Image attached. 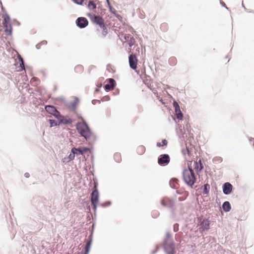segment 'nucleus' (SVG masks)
I'll return each mask as SVG.
<instances>
[{
	"instance_id": "obj_1",
	"label": "nucleus",
	"mask_w": 254,
	"mask_h": 254,
	"mask_svg": "<svg viewBox=\"0 0 254 254\" xmlns=\"http://www.w3.org/2000/svg\"><path fill=\"white\" fill-rule=\"evenodd\" d=\"M32 204V206L29 210L30 219L36 221L41 218L42 209L44 207L45 205L42 202V199L39 197L33 198Z\"/></svg>"
},
{
	"instance_id": "obj_2",
	"label": "nucleus",
	"mask_w": 254,
	"mask_h": 254,
	"mask_svg": "<svg viewBox=\"0 0 254 254\" xmlns=\"http://www.w3.org/2000/svg\"><path fill=\"white\" fill-rule=\"evenodd\" d=\"M160 203L163 207L169 210L172 218L175 217L177 210L176 196L174 198L167 196H163L160 199Z\"/></svg>"
},
{
	"instance_id": "obj_3",
	"label": "nucleus",
	"mask_w": 254,
	"mask_h": 254,
	"mask_svg": "<svg viewBox=\"0 0 254 254\" xmlns=\"http://www.w3.org/2000/svg\"><path fill=\"white\" fill-rule=\"evenodd\" d=\"M75 127L77 132L86 140H89L93 136L91 129L86 121L77 122L75 124Z\"/></svg>"
},
{
	"instance_id": "obj_4",
	"label": "nucleus",
	"mask_w": 254,
	"mask_h": 254,
	"mask_svg": "<svg viewBox=\"0 0 254 254\" xmlns=\"http://www.w3.org/2000/svg\"><path fill=\"white\" fill-rule=\"evenodd\" d=\"M183 179L186 184L192 188L196 181V178L193 170L188 164V168L185 169L182 173Z\"/></svg>"
},
{
	"instance_id": "obj_5",
	"label": "nucleus",
	"mask_w": 254,
	"mask_h": 254,
	"mask_svg": "<svg viewBox=\"0 0 254 254\" xmlns=\"http://www.w3.org/2000/svg\"><path fill=\"white\" fill-rule=\"evenodd\" d=\"M163 249L166 254H175V244L170 233L168 232L163 241Z\"/></svg>"
},
{
	"instance_id": "obj_6",
	"label": "nucleus",
	"mask_w": 254,
	"mask_h": 254,
	"mask_svg": "<svg viewBox=\"0 0 254 254\" xmlns=\"http://www.w3.org/2000/svg\"><path fill=\"white\" fill-rule=\"evenodd\" d=\"M2 25L4 32L7 36H11L12 33L13 27L11 18L9 15L5 12L2 15Z\"/></svg>"
},
{
	"instance_id": "obj_7",
	"label": "nucleus",
	"mask_w": 254,
	"mask_h": 254,
	"mask_svg": "<svg viewBox=\"0 0 254 254\" xmlns=\"http://www.w3.org/2000/svg\"><path fill=\"white\" fill-rule=\"evenodd\" d=\"M93 186L94 190L91 194V202L99 203V191L98 190V182L96 179L93 180Z\"/></svg>"
},
{
	"instance_id": "obj_8",
	"label": "nucleus",
	"mask_w": 254,
	"mask_h": 254,
	"mask_svg": "<svg viewBox=\"0 0 254 254\" xmlns=\"http://www.w3.org/2000/svg\"><path fill=\"white\" fill-rule=\"evenodd\" d=\"M210 221L206 218L199 221V231L200 233L208 231L210 229Z\"/></svg>"
},
{
	"instance_id": "obj_9",
	"label": "nucleus",
	"mask_w": 254,
	"mask_h": 254,
	"mask_svg": "<svg viewBox=\"0 0 254 254\" xmlns=\"http://www.w3.org/2000/svg\"><path fill=\"white\" fill-rule=\"evenodd\" d=\"M170 162V157L168 154H162L158 157L157 162L160 166H166Z\"/></svg>"
},
{
	"instance_id": "obj_10",
	"label": "nucleus",
	"mask_w": 254,
	"mask_h": 254,
	"mask_svg": "<svg viewBox=\"0 0 254 254\" xmlns=\"http://www.w3.org/2000/svg\"><path fill=\"white\" fill-rule=\"evenodd\" d=\"M137 59L136 55L134 54H131L128 56V63L129 67L131 69L135 70L136 72Z\"/></svg>"
},
{
	"instance_id": "obj_11",
	"label": "nucleus",
	"mask_w": 254,
	"mask_h": 254,
	"mask_svg": "<svg viewBox=\"0 0 254 254\" xmlns=\"http://www.w3.org/2000/svg\"><path fill=\"white\" fill-rule=\"evenodd\" d=\"M74 100L69 101L65 103L66 107L72 111L76 110L78 104L79 103V99L77 97H73Z\"/></svg>"
},
{
	"instance_id": "obj_12",
	"label": "nucleus",
	"mask_w": 254,
	"mask_h": 254,
	"mask_svg": "<svg viewBox=\"0 0 254 254\" xmlns=\"http://www.w3.org/2000/svg\"><path fill=\"white\" fill-rule=\"evenodd\" d=\"M75 24L77 27L80 29L85 28L89 24L88 20L84 17H79L76 21Z\"/></svg>"
},
{
	"instance_id": "obj_13",
	"label": "nucleus",
	"mask_w": 254,
	"mask_h": 254,
	"mask_svg": "<svg viewBox=\"0 0 254 254\" xmlns=\"http://www.w3.org/2000/svg\"><path fill=\"white\" fill-rule=\"evenodd\" d=\"M222 188L223 193L225 195H229L232 192L233 186L230 183L226 182L222 185Z\"/></svg>"
},
{
	"instance_id": "obj_14",
	"label": "nucleus",
	"mask_w": 254,
	"mask_h": 254,
	"mask_svg": "<svg viewBox=\"0 0 254 254\" xmlns=\"http://www.w3.org/2000/svg\"><path fill=\"white\" fill-rule=\"evenodd\" d=\"M73 149L76 155H82L85 152L88 151L91 152V148L87 146H81L77 148L74 147Z\"/></svg>"
},
{
	"instance_id": "obj_15",
	"label": "nucleus",
	"mask_w": 254,
	"mask_h": 254,
	"mask_svg": "<svg viewBox=\"0 0 254 254\" xmlns=\"http://www.w3.org/2000/svg\"><path fill=\"white\" fill-rule=\"evenodd\" d=\"M109 82L104 85V89L106 92H108L111 88H114L116 86V82L114 78H110L107 79Z\"/></svg>"
},
{
	"instance_id": "obj_16",
	"label": "nucleus",
	"mask_w": 254,
	"mask_h": 254,
	"mask_svg": "<svg viewBox=\"0 0 254 254\" xmlns=\"http://www.w3.org/2000/svg\"><path fill=\"white\" fill-rule=\"evenodd\" d=\"M194 168L197 173H199L203 169V166L200 159L198 161H196L194 163Z\"/></svg>"
},
{
	"instance_id": "obj_17",
	"label": "nucleus",
	"mask_w": 254,
	"mask_h": 254,
	"mask_svg": "<svg viewBox=\"0 0 254 254\" xmlns=\"http://www.w3.org/2000/svg\"><path fill=\"white\" fill-rule=\"evenodd\" d=\"M44 109L47 113L52 115L53 113L54 114V112H56L55 111L57 110L55 106L51 105H45Z\"/></svg>"
},
{
	"instance_id": "obj_18",
	"label": "nucleus",
	"mask_w": 254,
	"mask_h": 254,
	"mask_svg": "<svg viewBox=\"0 0 254 254\" xmlns=\"http://www.w3.org/2000/svg\"><path fill=\"white\" fill-rule=\"evenodd\" d=\"M73 120L71 118H69L68 119L64 118L63 117L61 116L59 119V121L60 123V125H69L72 122Z\"/></svg>"
},
{
	"instance_id": "obj_19",
	"label": "nucleus",
	"mask_w": 254,
	"mask_h": 254,
	"mask_svg": "<svg viewBox=\"0 0 254 254\" xmlns=\"http://www.w3.org/2000/svg\"><path fill=\"white\" fill-rule=\"evenodd\" d=\"M179 180L176 178H173L170 179L169 181V185L171 188L173 189H177V185H178Z\"/></svg>"
},
{
	"instance_id": "obj_20",
	"label": "nucleus",
	"mask_w": 254,
	"mask_h": 254,
	"mask_svg": "<svg viewBox=\"0 0 254 254\" xmlns=\"http://www.w3.org/2000/svg\"><path fill=\"white\" fill-rule=\"evenodd\" d=\"M222 208L225 212H229L231 209V205L229 201H225L222 204Z\"/></svg>"
},
{
	"instance_id": "obj_21",
	"label": "nucleus",
	"mask_w": 254,
	"mask_h": 254,
	"mask_svg": "<svg viewBox=\"0 0 254 254\" xmlns=\"http://www.w3.org/2000/svg\"><path fill=\"white\" fill-rule=\"evenodd\" d=\"M103 19V17L101 15L99 14H95L94 16H93L91 21L93 23L97 25L98 22L101 21Z\"/></svg>"
},
{
	"instance_id": "obj_22",
	"label": "nucleus",
	"mask_w": 254,
	"mask_h": 254,
	"mask_svg": "<svg viewBox=\"0 0 254 254\" xmlns=\"http://www.w3.org/2000/svg\"><path fill=\"white\" fill-rule=\"evenodd\" d=\"M47 121L49 123L50 127L60 126L59 119H57V120L54 119H49L47 120Z\"/></svg>"
},
{
	"instance_id": "obj_23",
	"label": "nucleus",
	"mask_w": 254,
	"mask_h": 254,
	"mask_svg": "<svg viewBox=\"0 0 254 254\" xmlns=\"http://www.w3.org/2000/svg\"><path fill=\"white\" fill-rule=\"evenodd\" d=\"M82 205L85 207L87 213H91V207L90 203L88 201L83 200L82 202Z\"/></svg>"
},
{
	"instance_id": "obj_24",
	"label": "nucleus",
	"mask_w": 254,
	"mask_h": 254,
	"mask_svg": "<svg viewBox=\"0 0 254 254\" xmlns=\"http://www.w3.org/2000/svg\"><path fill=\"white\" fill-rule=\"evenodd\" d=\"M87 7L90 10H94L97 8V5L94 1L90 0L87 3Z\"/></svg>"
},
{
	"instance_id": "obj_25",
	"label": "nucleus",
	"mask_w": 254,
	"mask_h": 254,
	"mask_svg": "<svg viewBox=\"0 0 254 254\" xmlns=\"http://www.w3.org/2000/svg\"><path fill=\"white\" fill-rule=\"evenodd\" d=\"M210 185L208 184H204L202 187V193L204 194H208L209 192Z\"/></svg>"
},
{
	"instance_id": "obj_26",
	"label": "nucleus",
	"mask_w": 254,
	"mask_h": 254,
	"mask_svg": "<svg viewBox=\"0 0 254 254\" xmlns=\"http://www.w3.org/2000/svg\"><path fill=\"white\" fill-rule=\"evenodd\" d=\"M18 61L19 62V66L20 69L19 70L21 71L24 69V60L22 57L20 56H18Z\"/></svg>"
},
{
	"instance_id": "obj_27",
	"label": "nucleus",
	"mask_w": 254,
	"mask_h": 254,
	"mask_svg": "<svg viewBox=\"0 0 254 254\" xmlns=\"http://www.w3.org/2000/svg\"><path fill=\"white\" fill-rule=\"evenodd\" d=\"M169 64L171 66H174L177 64V60L175 57H172L168 60Z\"/></svg>"
},
{
	"instance_id": "obj_28",
	"label": "nucleus",
	"mask_w": 254,
	"mask_h": 254,
	"mask_svg": "<svg viewBox=\"0 0 254 254\" xmlns=\"http://www.w3.org/2000/svg\"><path fill=\"white\" fill-rule=\"evenodd\" d=\"M84 70L83 66L81 64H78L74 67V71L76 73H81Z\"/></svg>"
},
{
	"instance_id": "obj_29",
	"label": "nucleus",
	"mask_w": 254,
	"mask_h": 254,
	"mask_svg": "<svg viewBox=\"0 0 254 254\" xmlns=\"http://www.w3.org/2000/svg\"><path fill=\"white\" fill-rule=\"evenodd\" d=\"M75 155L76 153L74 152L72 148L69 154L67 156V158H68V161H72L74 159Z\"/></svg>"
},
{
	"instance_id": "obj_30",
	"label": "nucleus",
	"mask_w": 254,
	"mask_h": 254,
	"mask_svg": "<svg viewBox=\"0 0 254 254\" xmlns=\"http://www.w3.org/2000/svg\"><path fill=\"white\" fill-rule=\"evenodd\" d=\"M168 144V141L166 139H163L162 140L161 142H157L156 145L158 147H161L162 146H166Z\"/></svg>"
},
{
	"instance_id": "obj_31",
	"label": "nucleus",
	"mask_w": 254,
	"mask_h": 254,
	"mask_svg": "<svg viewBox=\"0 0 254 254\" xmlns=\"http://www.w3.org/2000/svg\"><path fill=\"white\" fill-rule=\"evenodd\" d=\"M145 151V148L143 146H139L137 149V152L139 155L143 154Z\"/></svg>"
},
{
	"instance_id": "obj_32",
	"label": "nucleus",
	"mask_w": 254,
	"mask_h": 254,
	"mask_svg": "<svg viewBox=\"0 0 254 254\" xmlns=\"http://www.w3.org/2000/svg\"><path fill=\"white\" fill-rule=\"evenodd\" d=\"M111 204H112L111 201L107 200L103 203H100V205L103 208H105V207L110 206L111 205Z\"/></svg>"
},
{
	"instance_id": "obj_33",
	"label": "nucleus",
	"mask_w": 254,
	"mask_h": 254,
	"mask_svg": "<svg viewBox=\"0 0 254 254\" xmlns=\"http://www.w3.org/2000/svg\"><path fill=\"white\" fill-rule=\"evenodd\" d=\"M114 158L116 162L120 163L121 161V156L119 153H116L114 155Z\"/></svg>"
},
{
	"instance_id": "obj_34",
	"label": "nucleus",
	"mask_w": 254,
	"mask_h": 254,
	"mask_svg": "<svg viewBox=\"0 0 254 254\" xmlns=\"http://www.w3.org/2000/svg\"><path fill=\"white\" fill-rule=\"evenodd\" d=\"M176 118L178 120L181 121L183 119V114H182L181 110H179L178 112H175Z\"/></svg>"
},
{
	"instance_id": "obj_35",
	"label": "nucleus",
	"mask_w": 254,
	"mask_h": 254,
	"mask_svg": "<svg viewBox=\"0 0 254 254\" xmlns=\"http://www.w3.org/2000/svg\"><path fill=\"white\" fill-rule=\"evenodd\" d=\"M97 25H98L101 28V29H103V28L107 27V25L105 23V20L104 18L102 19V20L100 21L99 22H98Z\"/></svg>"
},
{
	"instance_id": "obj_36",
	"label": "nucleus",
	"mask_w": 254,
	"mask_h": 254,
	"mask_svg": "<svg viewBox=\"0 0 254 254\" xmlns=\"http://www.w3.org/2000/svg\"><path fill=\"white\" fill-rule=\"evenodd\" d=\"M127 44L128 45L129 47L131 48L132 46H133L135 43V40L133 37H132L131 38H130L129 41L127 42Z\"/></svg>"
},
{
	"instance_id": "obj_37",
	"label": "nucleus",
	"mask_w": 254,
	"mask_h": 254,
	"mask_svg": "<svg viewBox=\"0 0 254 254\" xmlns=\"http://www.w3.org/2000/svg\"><path fill=\"white\" fill-rule=\"evenodd\" d=\"M173 107L175 109V112H178L179 110H180V106L178 104V103L175 101V100H174L173 102Z\"/></svg>"
},
{
	"instance_id": "obj_38",
	"label": "nucleus",
	"mask_w": 254,
	"mask_h": 254,
	"mask_svg": "<svg viewBox=\"0 0 254 254\" xmlns=\"http://www.w3.org/2000/svg\"><path fill=\"white\" fill-rule=\"evenodd\" d=\"M161 246L159 244H157L155 245V249L154 250L151 252L150 254H156L159 250Z\"/></svg>"
},
{
	"instance_id": "obj_39",
	"label": "nucleus",
	"mask_w": 254,
	"mask_h": 254,
	"mask_svg": "<svg viewBox=\"0 0 254 254\" xmlns=\"http://www.w3.org/2000/svg\"><path fill=\"white\" fill-rule=\"evenodd\" d=\"M189 192H185L184 195H183L182 196L179 197L178 198V200L179 201H183L187 199V197L189 196Z\"/></svg>"
},
{
	"instance_id": "obj_40",
	"label": "nucleus",
	"mask_w": 254,
	"mask_h": 254,
	"mask_svg": "<svg viewBox=\"0 0 254 254\" xmlns=\"http://www.w3.org/2000/svg\"><path fill=\"white\" fill-rule=\"evenodd\" d=\"M95 223H96V220H94V219H93V221H92V225L91 227L89 228L90 234H93L94 229H95Z\"/></svg>"
},
{
	"instance_id": "obj_41",
	"label": "nucleus",
	"mask_w": 254,
	"mask_h": 254,
	"mask_svg": "<svg viewBox=\"0 0 254 254\" xmlns=\"http://www.w3.org/2000/svg\"><path fill=\"white\" fill-rule=\"evenodd\" d=\"M93 234H90L88 237V241L86 242V244L92 245V242H93Z\"/></svg>"
},
{
	"instance_id": "obj_42",
	"label": "nucleus",
	"mask_w": 254,
	"mask_h": 254,
	"mask_svg": "<svg viewBox=\"0 0 254 254\" xmlns=\"http://www.w3.org/2000/svg\"><path fill=\"white\" fill-rule=\"evenodd\" d=\"M91 204L92 205L93 209L94 211V215L95 217L96 216V210L97 209L98 205L99 204V203H96V202H91Z\"/></svg>"
},
{
	"instance_id": "obj_43",
	"label": "nucleus",
	"mask_w": 254,
	"mask_h": 254,
	"mask_svg": "<svg viewBox=\"0 0 254 254\" xmlns=\"http://www.w3.org/2000/svg\"><path fill=\"white\" fill-rule=\"evenodd\" d=\"M55 111L56 112H54V114L53 113L52 114V116H53L56 119H59L62 116L61 113L57 109Z\"/></svg>"
},
{
	"instance_id": "obj_44",
	"label": "nucleus",
	"mask_w": 254,
	"mask_h": 254,
	"mask_svg": "<svg viewBox=\"0 0 254 254\" xmlns=\"http://www.w3.org/2000/svg\"><path fill=\"white\" fill-rule=\"evenodd\" d=\"M91 247V245L86 244H85L84 247L85 254H89L90 251Z\"/></svg>"
},
{
	"instance_id": "obj_45",
	"label": "nucleus",
	"mask_w": 254,
	"mask_h": 254,
	"mask_svg": "<svg viewBox=\"0 0 254 254\" xmlns=\"http://www.w3.org/2000/svg\"><path fill=\"white\" fill-rule=\"evenodd\" d=\"M74 3L77 4L78 5H83L84 0H71Z\"/></svg>"
},
{
	"instance_id": "obj_46",
	"label": "nucleus",
	"mask_w": 254,
	"mask_h": 254,
	"mask_svg": "<svg viewBox=\"0 0 254 254\" xmlns=\"http://www.w3.org/2000/svg\"><path fill=\"white\" fill-rule=\"evenodd\" d=\"M151 215L153 218H157L159 215V212L157 210H153L151 212Z\"/></svg>"
},
{
	"instance_id": "obj_47",
	"label": "nucleus",
	"mask_w": 254,
	"mask_h": 254,
	"mask_svg": "<svg viewBox=\"0 0 254 254\" xmlns=\"http://www.w3.org/2000/svg\"><path fill=\"white\" fill-rule=\"evenodd\" d=\"M102 30V36L104 38H105L108 33V30L107 27H106Z\"/></svg>"
},
{
	"instance_id": "obj_48",
	"label": "nucleus",
	"mask_w": 254,
	"mask_h": 254,
	"mask_svg": "<svg viewBox=\"0 0 254 254\" xmlns=\"http://www.w3.org/2000/svg\"><path fill=\"white\" fill-rule=\"evenodd\" d=\"M132 36H131V35H130L129 34H124V39L127 41V42L128 41H129L130 38H131Z\"/></svg>"
},
{
	"instance_id": "obj_49",
	"label": "nucleus",
	"mask_w": 254,
	"mask_h": 254,
	"mask_svg": "<svg viewBox=\"0 0 254 254\" xmlns=\"http://www.w3.org/2000/svg\"><path fill=\"white\" fill-rule=\"evenodd\" d=\"M110 100V97L109 95H106L101 98V101L102 102L108 101Z\"/></svg>"
},
{
	"instance_id": "obj_50",
	"label": "nucleus",
	"mask_w": 254,
	"mask_h": 254,
	"mask_svg": "<svg viewBox=\"0 0 254 254\" xmlns=\"http://www.w3.org/2000/svg\"><path fill=\"white\" fill-rule=\"evenodd\" d=\"M219 2H220V5L222 6V7H225L226 9H227L228 10H229L230 11V8L229 7H228L227 6V5H226V4L222 0H219Z\"/></svg>"
},
{
	"instance_id": "obj_51",
	"label": "nucleus",
	"mask_w": 254,
	"mask_h": 254,
	"mask_svg": "<svg viewBox=\"0 0 254 254\" xmlns=\"http://www.w3.org/2000/svg\"><path fill=\"white\" fill-rule=\"evenodd\" d=\"M114 15H115V17H116V18H117L119 20H120V21H122L123 17H122V16L120 14H118V13H117L116 12V13H115Z\"/></svg>"
},
{
	"instance_id": "obj_52",
	"label": "nucleus",
	"mask_w": 254,
	"mask_h": 254,
	"mask_svg": "<svg viewBox=\"0 0 254 254\" xmlns=\"http://www.w3.org/2000/svg\"><path fill=\"white\" fill-rule=\"evenodd\" d=\"M185 192H189L187 191H184V190H176V193L178 194H180V195H184Z\"/></svg>"
},
{
	"instance_id": "obj_53",
	"label": "nucleus",
	"mask_w": 254,
	"mask_h": 254,
	"mask_svg": "<svg viewBox=\"0 0 254 254\" xmlns=\"http://www.w3.org/2000/svg\"><path fill=\"white\" fill-rule=\"evenodd\" d=\"M109 9L110 12L113 14L117 12L116 10L113 6L109 8Z\"/></svg>"
},
{
	"instance_id": "obj_54",
	"label": "nucleus",
	"mask_w": 254,
	"mask_h": 254,
	"mask_svg": "<svg viewBox=\"0 0 254 254\" xmlns=\"http://www.w3.org/2000/svg\"><path fill=\"white\" fill-rule=\"evenodd\" d=\"M62 161H63V162L64 163H65V164H66V163H69V162H70V161H68V158H67V157H64V158H63V160H62Z\"/></svg>"
},
{
	"instance_id": "obj_55",
	"label": "nucleus",
	"mask_w": 254,
	"mask_h": 254,
	"mask_svg": "<svg viewBox=\"0 0 254 254\" xmlns=\"http://www.w3.org/2000/svg\"><path fill=\"white\" fill-rule=\"evenodd\" d=\"M95 15V14H93V13H87L86 15L90 18V20H91L93 16H94V15Z\"/></svg>"
},
{
	"instance_id": "obj_56",
	"label": "nucleus",
	"mask_w": 254,
	"mask_h": 254,
	"mask_svg": "<svg viewBox=\"0 0 254 254\" xmlns=\"http://www.w3.org/2000/svg\"><path fill=\"white\" fill-rule=\"evenodd\" d=\"M97 102L100 103L101 102V101L97 99H93L92 100V103L93 105H95Z\"/></svg>"
},
{
	"instance_id": "obj_57",
	"label": "nucleus",
	"mask_w": 254,
	"mask_h": 254,
	"mask_svg": "<svg viewBox=\"0 0 254 254\" xmlns=\"http://www.w3.org/2000/svg\"><path fill=\"white\" fill-rule=\"evenodd\" d=\"M177 225L178 226V224L176 223V224H174V225L173 229H174V232H178V231L179 230V229L178 228L176 227V226H177Z\"/></svg>"
},
{
	"instance_id": "obj_58",
	"label": "nucleus",
	"mask_w": 254,
	"mask_h": 254,
	"mask_svg": "<svg viewBox=\"0 0 254 254\" xmlns=\"http://www.w3.org/2000/svg\"><path fill=\"white\" fill-rule=\"evenodd\" d=\"M213 161H222V158L221 157H216L213 159Z\"/></svg>"
},
{
	"instance_id": "obj_59",
	"label": "nucleus",
	"mask_w": 254,
	"mask_h": 254,
	"mask_svg": "<svg viewBox=\"0 0 254 254\" xmlns=\"http://www.w3.org/2000/svg\"><path fill=\"white\" fill-rule=\"evenodd\" d=\"M106 9L101 8V14L102 15V14H105L106 13Z\"/></svg>"
},
{
	"instance_id": "obj_60",
	"label": "nucleus",
	"mask_w": 254,
	"mask_h": 254,
	"mask_svg": "<svg viewBox=\"0 0 254 254\" xmlns=\"http://www.w3.org/2000/svg\"><path fill=\"white\" fill-rule=\"evenodd\" d=\"M100 88H101V86L99 87L96 88L95 90V91H94L95 93H98L99 92H100Z\"/></svg>"
},
{
	"instance_id": "obj_61",
	"label": "nucleus",
	"mask_w": 254,
	"mask_h": 254,
	"mask_svg": "<svg viewBox=\"0 0 254 254\" xmlns=\"http://www.w3.org/2000/svg\"><path fill=\"white\" fill-rule=\"evenodd\" d=\"M106 2H107V6H108V8H109L111 7H112V5L110 4L109 0H106Z\"/></svg>"
},
{
	"instance_id": "obj_62",
	"label": "nucleus",
	"mask_w": 254,
	"mask_h": 254,
	"mask_svg": "<svg viewBox=\"0 0 254 254\" xmlns=\"http://www.w3.org/2000/svg\"><path fill=\"white\" fill-rule=\"evenodd\" d=\"M40 43L41 44V45H47V41H46V40H43V41H41V42H40Z\"/></svg>"
},
{
	"instance_id": "obj_63",
	"label": "nucleus",
	"mask_w": 254,
	"mask_h": 254,
	"mask_svg": "<svg viewBox=\"0 0 254 254\" xmlns=\"http://www.w3.org/2000/svg\"><path fill=\"white\" fill-rule=\"evenodd\" d=\"M167 26V24L166 23H162L161 25V26H160V28L161 29H162V28H165Z\"/></svg>"
},
{
	"instance_id": "obj_64",
	"label": "nucleus",
	"mask_w": 254,
	"mask_h": 254,
	"mask_svg": "<svg viewBox=\"0 0 254 254\" xmlns=\"http://www.w3.org/2000/svg\"><path fill=\"white\" fill-rule=\"evenodd\" d=\"M41 46H42V45H41V44L39 43L37 44L36 45V48L37 49H40V48H41Z\"/></svg>"
}]
</instances>
